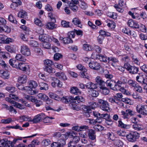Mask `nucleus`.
<instances>
[{
	"label": "nucleus",
	"mask_w": 147,
	"mask_h": 147,
	"mask_svg": "<svg viewBox=\"0 0 147 147\" xmlns=\"http://www.w3.org/2000/svg\"><path fill=\"white\" fill-rule=\"evenodd\" d=\"M59 40L62 41L64 44L72 43L73 42V40L69 37L63 38L60 36L59 37Z\"/></svg>",
	"instance_id": "aec40b11"
},
{
	"label": "nucleus",
	"mask_w": 147,
	"mask_h": 147,
	"mask_svg": "<svg viewBox=\"0 0 147 147\" xmlns=\"http://www.w3.org/2000/svg\"><path fill=\"white\" fill-rule=\"evenodd\" d=\"M136 109L138 113L147 115V105H138L136 107Z\"/></svg>",
	"instance_id": "7ed1b4c3"
},
{
	"label": "nucleus",
	"mask_w": 147,
	"mask_h": 147,
	"mask_svg": "<svg viewBox=\"0 0 147 147\" xmlns=\"http://www.w3.org/2000/svg\"><path fill=\"white\" fill-rule=\"evenodd\" d=\"M133 128L135 130L140 131L143 129V127L142 125L136 123L133 125Z\"/></svg>",
	"instance_id": "393cba45"
},
{
	"label": "nucleus",
	"mask_w": 147,
	"mask_h": 147,
	"mask_svg": "<svg viewBox=\"0 0 147 147\" xmlns=\"http://www.w3.org/2000/svg\"><path fill=\"white\" fill-rule=\"evenodd\" d=\"M29 84L31 86L32 89L33 88L35 89L38 86L37 82L33 80L30 81Z\"/></svg>",
	"instance_id": "603ef678"
},
{
	"label": "nucleus",
	"mask_w": 147,
	"mask_h": 147,
	"mask_svg": "<svg viewBox=\"0 0 147 147\" xmlns=\"http://www.w3.org/2000/svg\"><path fill=\"white\" fill-rule=\"evenodd\" d=\"M107 59L108 60V63L110 62H112V65L113 66V63H118L119 62L118 60L116 58L113 57H108Z\"/></svg>",
	"instance_id": "72a5a7b5"
},
{
	"label": "nucleus",
	"mask_w": 147,
	"mask_h": 147,
	"mask_svg": "<svg viewBox=\"0 0 147 147\" xmlns=\"http://www.w3.org/2000/svg\"><path fill=\"white\" fill-rule=\"evenodd\" d=\"M94 129L97 131H100L104 129V127L99 125H96L94 126Z\"/></svg>",
	"instance_id": "3c124183"
},
{
	"label": "nucleus",
	"mask_w": 147,
	"mask_h": 147,
	"mask_svg": "<svg viewBox=\"0 0 147 147\" xmlns=\"http://www.w3.org/2000/svg\"><path fill=\"white\" fill-rule=\"evenodd\" d=\"M55 76L59 79L63 80H67V78L65 73L62 72H59L55 73Z\"/></svg>",
	"instance_id": "412c9836"
},
{
	"label": "nucleus",
	"mask_w": 147,
	"mask_h": 147,
	"mask_svg": "<svg viewBox=\"0 0 147 147\" xmlns=\"http://www.w3.org/2000/svg\"><path fill=\"white\" fill-rule=\"evenodd\" d=\"M128 140L131 142H135L140 137V134L136 131H131L126 136Z\"/></svg>",
	"instance_id": "f03ea898"
},
{
	"label": "nucleus",
	"mask_w": 147,
	"mask_h": 147,
	"mask_svg": "<svg viewBox=\"0 0 147 147\" xmlns=\"http://www.w3.org/2000/svg\"><path fill=\"white\" fill-rule=\"evenodd\" d=\"M50 97L51 98L58 101H61V98L58 96L54 92H49Z\"/></svg>",
	"instance_id": "c756f323"
},
{
	"label": "nucleus",
	"mask_w": 147,
	"mask_h": 147,
	"mask_svg": "<svg viewBox=\"0 0 147 147\" xmlns=\"http://www.w3.org/2000/svg\"><path fill=\"white\" fill-rule=\"evenodd\" d=\"M105 22L107 23V26L111 29L113 30L115 28V23L113 21L107 19L105 20Z\"/></svg>",
	"instance_id": "6ab92c4d"
},
{
	"label": "nucleus",
	"mask_w": 147,
	"mask_h": 147,
	"mask_svg": "<svg viewBox=\"0 0 147 147\" xmlns=\"http://www.w3.org/2000/svg\"><path fill=\"white\" fill-rule=\"evenodd\" d=\"M95 81L98 84V86H99L102 87H105L107 88L105 86V83L103 81L101 78L99 76L97 77L95 79Z\"/></svg>",
	"instance_id": "4468645a"
},
{
	"label": "nucleus",
	"mask_w": 147,
	"mask_h": 147,
	"mask_svg": "<svg viewBox=\"0 0 147 147\" xmlns=\"http://www.w3.org/2000/svg\"><path fill=\"white\" fill-rule=\"evenodd\" d=\"M90 109H94L95 108L97 107V105L96 102H90L88 103Z\"/></svg>",
	"instance_id": "e2e57ef3"
},
{
	"label": "nucleus",
	"mask_w": 147,
	"mask_h": 147,
	"mask_svg": "<svg viewBox=\"0 0 147 147\" xmlns=\"http://www.w3.org/2000/svg\"><path fill=\"white\" fill-rule=\"evenodd\" d=\"M62 55L59 53H56L54 56V60L55 61L59 60L60 59L62 58Z\"/></svg>",
	"instance_id": "052dcab7"
},
{
	"label": "nucleus",
	"mask_w": 147,
	"mask_h": 147,
	"mask_svg": "<svg viewBox=\"0 0 147 147\" xmlns=\"http://www.w3.org/2000/svg\"><path fill=\"white\" fill-rule=\"evenodd\" d=\"M118 135L122 137L126 136V133L124 131L121 130L116 131L115 132Z\"/></svg>",
	"instance_id": "13d9d810"
},
{
	"label": "nucleus",
	"mask_w": 147,
	"mask_h": 147,
	"mask_svg": "<svg viewBox=\"0 0 147 147\" xmlns=\"http://www.w3.org/2000/svg\"><path fill=\"white\" fill-rule=\"evenodd\" d=\"M15 58L17 60L20 61H25L26 60L24 57L22 56L21 54H17Z\"/></svg>",
	"instance_id": "a19ab883"
},
{
	"label": "nucleus",
	"mask_w": 147,
	"mask_h": 147,
	"mask_svg": "<svg viewBox=\"0 0 147 147\" xmlns=\"http://www.w3.org/2000/svg\"><path fill=\"white\" fill-rule=\"evenodd\" d=\"M129 85L134 88V90L135 91L137 92H141L142 91V88L137 84V83L135 81L132 80H129L128 81Z\"/></svg>",
	"instance_id": "39448f33"
},
{
	"label": "nucleus",
	"mask_w": 147,
	"mask_h": 147,
	"mask_svg": "<svg viewBox=\"0 0 147 147\" xmlns=\"http://www.w3.org/2000/svg\"><path fill=\"white\" fill-rule=\"evenodd\" d=\"M27 79V77L26 75H22L18 77V81L20 83L24 84L26 82Z\"/></svg>",
	"instance_id": "dca6fc26"
},
{
	"label": "nucleus",
	"mask_w": 147,
	"mask_h": 147,
	"mask_svg": "<svg viewBox=\"0 0 147 147\" xmlns=\"http://www.w3.org/2000/svg\"><path fill=\"white\" fill-rule=\"evenodd\" d=\"M69 6L70 8L74 12H76L78 10V7L75 4H74L72 3H69Z\"/></svg>",
	"instance_id": "8fccbe9b"
},
{
	"label": "nucleus",
	"mask_w": 147,
	"mask_h": 147,
	"mask_svg": "<svg viewBox=\"0 0 147 147\" xmlns=\"http://www.w3.org/2000/svg\"><path fill=\"white\" fill-rule=\"evenodd\" d=\"M136 80L139 82L143 84L145 80L144 76L142 73L140 74L136 77Z\"/></svg>",
	"instance_id": "b1692460"
},
{
	"label": "nucleus",
	"mask_w": 147,
	"mask_h": 147,
	"mask_svg": "<svg viewBox=\"0 0 147 147\" xmlns=\"http://www.w3.org/2000/svg\"><path fill=\"white\" fill-rule=\"evenodd\" d=\"M88 136L89 138L92 140H94L96 139V135L95 131L92 129H88Z\"/></svg>",
	"instance_id": "f8f14e48"
},
{
	"label": "nucleus",
	"mask_w": 147,
	"mask_h": 147,
	"mask_svg": "<svg viewBox=\"0 0 147 147\" xmlns=\"http://www.w3.org/2000/svg\"><path fill=\"white\" fill-rule=\"evenodd\" d=\"M38 98L43 100H47L48 99V97L43 93H39L37 95Z\"/></svg>",
	"instance_id": "79ce46f5"
},
{
	"label": "nucleus",
	"mask_w": 147,
	"mask_h": 147,
	"mask_svg": "<svg viewBox=\"0 0 147 147\" xmlns=\"http://www.w3.org/2000/svg\"><path fill=\"white\" fill-rule=\"evenodd\" d=\"M127 24L129 27L135 28H138L139 25L138 23L132 20H130L128 21Z\"/></svg>",
	"instance_id": "ddd939ff"
},
{
	"label": "nucleus",
	"mask_w": 147,
	"mask_h": 147,
	"mask_svg": "<svg viewBox=\"0 0 147 147\" xmlns=\"http://www.w3.org/2000/svg\"><path fill=\"white\" fill-rule=\"evenodd\" d=\"M38 116V115L35 116L33 119L29 120V121L33 122V123H36L39 122L41 120Z\"/></svg>",
	"instance_id": "49530a36"
},
{
	"label": "nucleus",
	"mask_w": 147,
	"mask_h": 147,
	"mask_svg": "<svg viewBox=\"0 0 147 147\" xmlns=\"http://www.w3.org/2000/svg\"><path fill=\"white\" fill-rule=\"evenodd\" d=\"M77 143L74 141H70L68 144V147H76Z\"/></svg>",
	"instance_id": "774afa93"
},
{
	"label": "nucleus",
	"mask_w": 147,
	"mask_h": 147,
	"mask_svg": "<svg viewBox=\"0 0 147 147\" xmlns=\"http://www.w3.org/2000/svg\"><path fill=\"white\" fill-rule=\"evenodd\" d=\"M100 34L99 35L103 36L104 37V36H111V33L108 32L101 30L99 31Z\"/></svg>",
	"instance_id": "58836bf2"
},
{
	"label": "nucleus",
	"mask_w": 147,
	"mask_h": 147,
	"mask_svg": "<svg viewBox=\"0 0 147 147\" xmlns=\"http://www.w3.org/2000/svg\"><path fill=\"white\" fill-rule=\"evenodd\" d=\"M49 42H44L42 44V46L45 48L49 49L51 47V44Z\"/></svg>",
	"instance_id": "37998d69"
},
{
	"label": "nucleus",
	"mask_w": 147,
	"mask_h": 147,
	"mask_svg": "<svg viewBox=\"0 0 147 147\" xmlns=\"http://www.w3.org/2000/svg\"><path fill=\"white\" fill-rule=\"evenodd\" d=\"M45 71L51 73L55 72L53 68L51 66L45 67L44 68Z\"/></svg>",
	"instance_id": "6e6d98bb"
},
{
	"label": "nucleus",
	"mask_w": 147,
	"mask_h": 147,
	"mask_svg": "<svg viewBox=\"0 0 147 147\" xmlns=\"http://www.w3.org/2000/svg\"><path fill=\"white\" fill-rule=\"evenodd\" d=\"M40 87L39 89L41 90H44L45 91H46L48 90L49 88L48 84L45 83H41L40 85Z\"/></svg>",
	"instance_id": "c9c22d12"
},
{
	"label": "nucleus",
	"mask_w": 147,
	"mask_h": 147,
	"mask_svg": "<svg viewBox=\"0 0 147 147\" xmlns=\"http://www.w3.org/2000/svg\"><path fill=\"white\" fill-rule=\"evenodd\" d=\"M0 65L5 70H7L8 69L9 66L7 65L5 61L2 60H0Z\"/></svg>",
	"instance_id": "864d4df0"
},
{
	"label": "nucleus",
	"mask_w": 147,
	"mask_h": 147,
	"mask_svg": "<svg viewBox=\"0 0 147 147\" xmlns=\"http://www.w3.org/2000/svg\"><path fill=\"white\" fill-rule=\"evenodd\" d=\"M98 114L99 118H102V119H105L106 121L110 118V115L107 113L101 114L99 113Z\"/></svg>",
	"instance_id": "2f4dec72"
},
{
	"label": "nucleus",
	"mask_w": 147,
	"mask_h": 147,
	"mask_svg": "<svg viewBox=\"0 0 147 147\" xmlns=\"http://www.w3.org/2000/svg\"><path fill=\"white\" fill-rule=\"evenodd\" d=\"M5 89L10 92H14L16 91V88L13 86H8L6 87Z\"/></svg>",
	"instance_id": "a18cd8bd"
},
{
	"label": "nucleus",
	"mask_w": 147,
	"mask_h": 147,
	"mask_svg": "<svg viewBox=\"0 0 147 147\" xmlns=\"http://www.w3.org/2000/svg\"><path fill=\"white\" fill-rule=\"evenodd\" d=\"M29 43L31 46L33 47H36L38 45L37 42L34 40H30Z\"/></svg>",
	"instance_id": "bf43d9fd"
},
{
	"label": "nucleus",
	"mask_w": 147,
	"mask_h": 147,
	"mask_svg": "<svg viewBox=\"0 0 147 147\" xmlns=\"http://www.w3.org/2000/svg\"><path fill=\"white\" fill-rule=\"evenodd\" d=\"M111 82L109 86L111 87V88L114 91H118L117 86L116 85L115 82L113 81L112 82Z\"/></svg>",
	"instance_id": "e433bc0d"
},
{
	"label": "nucleus",
	"mask_w": 147,
	"mask_h": 147,
	"mask_svg": "<svg viewBox=\"0 0 147 147\" xmlns=\"http://www.w3.org/2000/svg\"><path fill=\"white\" fill-rule=\"evenodd\" d=\"M18 87L19 90L22 91H24L26 92L30 91H32L33 92H36V91L33 90L32 88L30 86H26L23 87L22 86L19 85L18 86Z\"/></svg>",
	"instance_id": "f3484780"
},
{
	"label": "nucleus",
	"mask_w": 147,
	"mask_h": 147,
	"mask_svg": "<svg viewBox=\"0 0 147 147\" xmlns=\"http://www.w3.org/2000/svg\"><path fill=\"white\" fill-rule=\"evenodd\" d=\"M118 126L121 128L124 129H128L130 127V125L128 124H124L121 120H119L118 121Z\"/></svg>",
	"instance_id": "cd10ccee"
},
{
	"label": "nucleus",
	"mask_w": 147,
	"mask_h": 147,
	"mask_svg": "<svg viewBox=\"0 0 147 147\" xmlns=\"http://www.w3.org/2000/svg\"><path fill=\"white\" fill-rule=\"evenodd\" d=\"M98 113H99L96 112V111H93V114L96 117H97V118L96 119V123H100L102 121V118H99L98 116Z\"/></svg>",
	"instance_id": "4c0bfd02"
},
{
	"label": "nucleus",
	"mask_w": 147,
	"mask_h": 147,
	"mask_svg": "<svg viewBox=\"0 0 147 147\" xmlns=\"http://www.w3.org/2000/svg\"><path fill=\"white\" fill-rule=\"evenodd\" d=\"M76 134V132L72 131L67 132L65 135L67 136L69 138H73Z\"/></svg>",
	"instance_id": "de8ad7c7"
},
{
	"label": "nucleus",
	"mask_w": 147,
	"mask_h": 147,
	"mask_svg": "<svg viewBox=\"0 0 147 147\" xmlns=\"http://www.w3.org/2000/svg\"><path fill=\"white\" fill-rule=\"evenodd\" d=\"M18 16L21 18H26L27 16V13L25 11L22 10L18 13Z\"/></svg>",
	"instance_id": "473e14b6"
},
{
	"label": "nucleus",
	"mask_w": 147,
	"mask_h": 147,
	"mask_svg": "<svg viewBox=\"0 0 147 147\" xmlns=\"http://www.w3.org/2000/svg\"><path fill=\"white\" fill-rule=\"evenodd\" d=\"M55 83L56 84V86L57 87L61 88L62 86V82L59 80L57 79H55L54 80Z\"/></svg>",
	"instance_id": "338daca9"
},
{
	"label": "nucleus",
	"mask_w": 147,
	"mask_h": 147,
	"mask_svg": "<svg viewBox=\"0 0 147 147\" xmlns=\"http://www.w3.org/2000/svg\"><path fill=\"white\" fill-rule=\"evenodd\" d=\"M29 65L26 63L20 62L17 65V68L24 71H27L29 69Z\"/></svg>",
	"instance_id": "0eeeda50"
},
{
	"label": "nucleus",
	"mask_w": 147,
	"mask_h": 147,
	"mask_svg": "<svg viewBox=\"0 0 147 147\" xmlns=\"http://www.w3.org/2000/svg\"><path fill=\"white\" fill-rule=\"evenodd\" d=\"M72 22L74 25H76L81 28H82V25L81 24V21L78 18H74L72 20Z\"/></svg>",
	"instance_id": "4be33fe9"
},
{
	"label": "nucleus",
	"mask_w": 147,
	"mask_h": 147,
	"mask_svg": "<svg viewBox=\"0 0 147 147\" xmlns=\"http://www.w3.org/2000/svg\"><path fill=\"white\" fill-rule=\"evenodd\" d=\"M88 65L90 68L94 70L99 69L101 67L100 64L96 61H92L89 62Z\"/></svg>",
	"instance_id": "1a4fd4ad"
},
{
	"label": "nucleus",
	"mask_w": 147,
	"mask_h": 147,
	"mask_svg": "<svg viewBox=\"0 0 147 147\" xmlns=\"http://www.w3.org/2000/svg\"><path fill=\"white\" fill-rule=\"evenodd\" d=\"M113 144L116 146L118 147H122L123 145V142L119 140H115L113 142Z\"/></svg>",
	"instance_id": "7c9ffc66"
},
{
	"label": "nucleus",
	"mask_w": 147,
	"mask_h": 147,
	"mask_svg": "<svg viewBox=\"0 0 147 147\" xmlns=\"http://www.w3.org/2000/svg\"><path fill=\"white\" fill-rule=\"evenodd\" d=\"M74 96H69L65 97L63 96L61 98V101L66 104H70L73 103Z\"/></svg>",
	"instance_id": "9d476101"
},
{
	"label": "nucleus",
	"mask_w": 147,
	"mask_h": 147,
	"mask_svg": "<svg viewBox=\"0 0 147 147\" xmlns=\"http://www.w3.org/2000/svg\"><path fill=\"white\" fill-rule=\"evenodd\" d=\"M132 96L133 97L136 99H141V97L138 92H133Z\"/></svg>",
	"instance_id": "0e129e2a"
},
{
	"label": "nucleus",
	"mask_w": 147,
	"mask_h": 147,
	"mask_svg": "<svg viewBox=\"0 0 147 147\" xmlns=\"http://www.w3.org/2000/svg\"><path fill=\"white\" fill-rule=\"evenodd\" d=\"M57 27V25L53 22H49L46 25V28L50 30H53Z\"/></svg>",
	"instance_id": "bb28decb"
},
{
	"label": "nucleus",
	"mask_w": 147,
	"mask_h": 147,
	"mask_svg": "<svg viewBox=\"0 0 147 147\" xmlns=\"http://www.w3.org/2000/svg\"><path fill=\"white\" fill-rule=\"evenodd\" d=\"M0 76L4 79H8L9 78V72L7 71L1 70L0 71Z\"/></svg>",
	"instance_id": "2eb2a0df"
},
{
	"label": "nucleus",
	"mask_w": 147,
	"mask_h": 147,
	"mask_svg": "<svg viewBox=\"0 0 147 147\" xmlns=\"http://www.w3.org/2000/svg\"><path fill=\"white\" fill-rule=\"evenodd\" d=\"M100 107L102 110L105 111H108L109 110L107 102L103 105H100Z\"/></svg>",
	"instance_id": "09e8293b"
},
{
	"label": "nucleus",
	"mask_w": 147,
	"mask_h": 147,
	"mask_svg": "<svg viewBox=\"0 0 147 147\" xmlns=\"http://www.w3.org/2000/svg\"><path fill=\"white\" fill-rule=\"evenodd\" d=\"M82 109L83 110L85 111H86V112L85 113V115L89 117L90 116V114L89 113V112L91 111V110L88 106V107L85 105H84L83 106Z\"/></svg>",
	"instance_id": "f704fd0d"
},
{
	"label": "nucleus",
	"mask_w": 147,
	"mask_h": 147,
	"mask_svg": "<svg viewBox=\"0 0 147 147\" xmlns=\"http://www.w3.org/2000/svg\"><path fill=\"white\" fill-rule=\"evenodd\" d=\"M84 101V99L83 97L80 96H77L75 97L74 96L73 102L79 103L80 102H83Z\"/></svg>",
	"instance_id": "a878e982"
},
{
	"label": "nucleus",
	"mask_w": 147,
	"mask_h": 147,
	"mask_svg": "<svg viewBox=\"0 0 147 147\" xmlns=\"http://www.w3.org/2000/svg\"><path fill=\"white\" fill-rule=\"evenodd\" d=\"M5 49L7 51L11 53H13L15 51V50L12 47L9 45L6 46Z\"/></svg>",
	"instance_id": "680f3d73"
},
{
	"label": "nucleus",
	"mask_w": 147,
	"mask_h": 147,
	"mask_svg": "<svg viewBox=\"0 0 147 147\" xmlns=\"http://www.w3.org/2000/svg\"><path fill=\"white\" fill-rule=\"evenodd\" d=\"M139 69L138 67L132 66L129 72L130 74H135L137 73Z\"/></svg>",
	"instance_id": "c85d7f7f"
},
{
	"label": "nucleus",
	"mask_w": 147,
	"mask_h": 147,
	"mask_svg": "<svg viewBox=\"0 0 147 147\" xmlns=\"http://www.w3.org/2000/svg\"><path fill=\"white\" fill-rule=\"evenodd\" d=\"M96 58L99 60L100 61L106 63H108L107 57L105 55H96Z\"/></svg>",
	"instance_id": "a211bd4d"
},
{
	"label": "nucleus",
	"mask_w": 147,
	"mask_h": 147,
	"mask_svg": "<svg viewBox=\"0 0 147 147\" xmlns=\"http://www.w3.org/2000/svg\"><path fill=\"white\" fill-rule=\"evenodd\" d=\"M40 142L37 140H34L31 142V144L28 145V147H35L36 144L38 145Z\"/></svg>",
	"instance_id": "c03bdc74"
},
{
	"label": "nucleus",
	"mask_w": 147,
	"mask_h": 147,
	"mask_svg": "<svg viewBox=\"0 0 147 147\" xmlns=\"http://www.w3.org/2000/svg\"><path fill=\"white\" fill-rule=\"evenodd\" d=\"M50 41L51 40L54 42L55 43V44L58 46L60 45V43L58 39L56 38H55L54 37L52 36L50 37Z\"/></svg>",
	"instance_id": "4d7b16f0"
},
{
	"label": "nucleus",
	"mask_w": 147,
	"mask_h": 147,
	"mask_svg": "<svg viewBox=\"0 0 147 147\" xmlns=\"http://www.w3.org/2000/svg\"><path fill=\"white\" fill-rule=\"evenodd\" d=\"M8 20L9 21L15 24H17L18 22L11 14L9 15Z\"/></svg>",
	"instance_id": "ea45409f"
},
{
	"label": "nucleus",
	"mask_w": 147,
	"mask_h": 147,
	"mask_svg": "<svg viewBox=\"0 0 147 147\" xmlns=\"http://www.w3.org/2000/svg\"><path fill=\"white\" fill-rule=\"evenodd\" d=\"M20 53L24 56L27 57L31 55L30 50L28 46L26 45L21 46L20 47Z\"/></svg>",
	"instance_id": "20e7f679"
},
{
	"label": "nucleus",
	"mask_w": 147,
	"mask_h": 147,
	"mask_svg": "<svg viewBox=\"0 0 147 147\" xmlns=\"http://www.w3.org/2000/svg\"><path fill=\"white\" fill-rule=\"evenodd\" d=\"M116 84V85L117 86L118 90H119L121 92H129L128 90V86L127 85H125V87L121 86L120 85L122 84L121 80L118 81Z\"/></svg>",
	"instance_id": "6e6552de"
},
{
	"label": "nucleus",
	"mask_w": 147,
	"mask_h": 147,
	"mask_svg": "<svg viewBox=\"0 0 147 147\" xmlns=\"http://www.w3.org/2000/svg\"><path fill=\"white\" fill-rule=\"evenodd\" d=\"M86 86L88 88L92 89L93 90H95V91H109V90L107 88L102 87L99 86L98 84H94L91 82L88 83L86 85Z\"/></svg>",
	"instance_id": "f257e3e1"
},
{
	"label": "nucleus",
	"mask_w": 147,
	"mask_h": 147,
	"mask_svg": "<svg viewBox=\"0 0 147 147\" xmlns=\"http://www.w3.org/2000/svg\"><path fill=\"white\" fill-rule=\"evenodd\" d=\"M38 115L40 117V119H43V122L45 123H48L49 121H47V120H48L49 119H53L54 118L52 117H45V115L44 113H40Z\"/></svg>",
	"instance_id": "5701e85b"
},
{
	"label": "nucleus",
	"mask_w": 147,
	"mask_h": 147,
	"mask_svg": "<svg viewBox=\"0 0 147 147\" xmlns=\"http://www.w3.org/2000/svg\"><path fill=\"white\" fill-rule=\"evenodd\" d=\"M25 98L27 100L34 102L37 107H39L42 104V102L41 101L36 99L34 98L29 95H26Z\"/></svg>",
	"instance_id": "423d86ee"
},
{
	"label": "nucleus",
	"mask_w": 147,
	"mask_h": 147,
	"mask_svg": "<svg viewBox=\"0 0 147 147\" xmlns=\"http://www.w3.org/2000/svg\"><path fill=\"white\" fill-rule=\"evenodd\" d=\"M53 64V62L49 59H47L44 61V64L45 67L51 66Z\"/></svg>",
	"instance_id": "5fc2aeb1"
},
{
	"label": "nucleus",
	"mask_w": 147,
	"mask_h": 147,
	"mask_svg": "<svg viewBox=\"0 0 147 147\" xmlns=\"http://www.w3.org/2000/svg\"><path fill=\"white\" fill-rule=\"evenodd\" d=\"M83 49L86 51H90L92 50L91 47L88 44H84L83 46Z\"/></svg>",
	"instance_id": "69168bd1"
},
{
	"label": "nucleus",
	"mask_w": 147,
	"mask_h": 147,
	"mask_svg": "<svg viewBox=\"0 0 147 147\" xmlns=\"http://www.w3.org/2000/svg\"><path fill=\"white\" fill-rule=\"evenodd\" d=\"M50 37L46 34H42L39 36V39L42 42H50Z\"/></svg>",
	"instance_id": "9b49d317"
}]
</instances>
